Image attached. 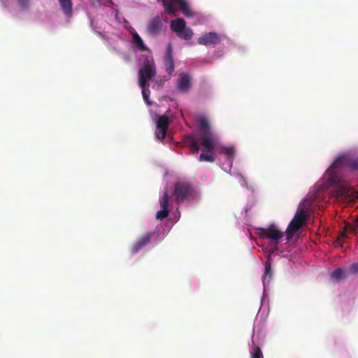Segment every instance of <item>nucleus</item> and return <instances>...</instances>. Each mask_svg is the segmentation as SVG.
<instances>
[{"instance_id":"f257e3e1","label":"nucleus","mask_w":358,"mask_h":358,"mask_svg":"<svg viewBox=\"0 0 358 358\" xmlns=\"http://www.w3.org/2000/svg\"><path fill=\"white\" fill-rule=\"evenodd\" d=\"M201 134V145L206 152H212L217 143V136L212 131L208 120L204 116L197 118Z\"/></svg>"},{"instance_id":"f03ea898","label":"nucleus","mask_w":358,"mask_h":358,"mask_svg":"<svg viewBox=\"0 0 358 358\" xmlns=\"http://www.w3.org/2000/svg\"><path fill=\"white\" fill-rule=\"evenodd\" d=\"M344 166H348L352 169H358V159H351L346 154L338 155L326 172L329 176L331 182L336 183L338 181L336 171Z\"/></svg>"},{"instance_id":"7ed1b4c3","label":"nucleus","mask_w":358,"mask_h":358,"mask_svg":"<svg viewBox=\"0 0 358 358\" xmlns=\"http://www.w3.org/2000/svg\"><path fill=\"white\" fill-rule=\"evenodd\" d=\"M308 216V214L303 208L297 210L286 230V238L287 241L291 240L294 234L303 226Z\"/></svg>"},{"instance_id":"20e7f679","label":"nucleus","mask_w":358,"mask_h":358,"mask_svg":"<svg viewBox=\"0 0 358 358\" xmlns=\"http://www.w3.org/2000/svg\"><path fill=\"white\" fill-rule=\"evenodd\" d=\"M257 234L261 238L270 239L271 243L275 245V249H278L277 245L280 240L283 237V233L274 224H270L267 228L257 229Z\"/></svg>"},{"instance_id":"39448f33","label":"nucleus","mask_w":358,"mask_h":358,"mask_svg":"<svg viewBox=\"0 0 358 358\" xmlns=\"http://www.w3.org/2000/svg\"><path fill=\"white\" fill-rule=\"evenodd\" d=\"M165 10V12L169 14L176 15L177 11L175 4L177 3L183 15L187 17H191L193 15V12L189 7L185 0H159Z\"/></svg>"},{"instance_id":"423d86ee","label":"nucleus","mask_w":358,"mask_h":358,"mask_svg":"<svg viewBox=\"0 0 358 358\" xmlns=\"http://www.w3.org/2000/svg\"><path fill=\"white\" fill-rule=\"evenodd\" d=\"M193 192L192 185L186 182H178L175 184L174 195L178 203L183 202L191 196Z\"/></svg>"},{"instance_id":"0eeeda50","label":"nucleus","mask_w":358,"mask_h":358,"mask_svg":"<svg viewBox=\"0 0 358 358\" xmlns=\"http://www.w3.org/2000/svg\"><path fill=\"white\" fill-rule=\"evenodd\" d=\"M143 75L152 79L157 75V70L155 61L152 57H146L143 62V67L138 71V75Z\"/></svg>"},{"instance_id":"6e6552de","label":"nucleus","mask_w":358,"mask_h":358,"mask_svg":"<svg viewBox=\"0 0 358 358\" xmlns=\"http://www.w3.org/2000/svg\"><path fill=\"white\" fill-rule=\"evenodd\" d=\"M169 125V119L166 115L159 116L157 122L156 136L159 139H164Z\"/></svg>"},{"instance_id":"1a4fd4ad","label":"nucleus","mask_w":358,"mask_h":358,"mask_svg":"<svg viewBox=\"0 0 358 358\" xmlns=\"http://www.w3.org/2000/svg\"><path fill=\"white\" fill-rule=\"evenodd\" d=\"M221 41L220 36L215 32H209L200 36L197 42L200 45L208 46L218 44Z\"/></svg>"},{"instance_id":"9d476101","label":"nucleus","mask_w":358,"mask_h":358,"mask_svg":"<svg viewBox=\"0 0 358 358\" xmlns=\"http://www.w3.org/2000/svg\"><path fill=\"white\" fill-rule=\"evenodd\" d=\"M162 22L159 17L152 18L146 27V31L148 34L156 36L161 33Z\"/></svg>"},{"instance_id":"9b49d317","label":"nucleus","mask_w":358,"mask_h":358,"mask_svg":"<svg viewBox=\"0 0 358 358\" xmlns=\"http://www.w3.org/2000/svg\"><path fill=\"white\" fill-rule=\"evenodd\" d=\"M152 236L153 233L152 232H148L144 234L141 238H140L136 243L133 244L131 249V253L136 254L147 245H148L150 243Z\"/></svg>"},{"instance_id":"f8f14e48","label":"nucleus","mask_w":358,"mask_h":358,"mask_svg":"<svg viewBox=\"0 0 358 358\" xmlns=\"http://www.w3.org/2000/svg\"><path fill=\"white\" fill-rule=\"evenodd\" d=\"M191 86V77L187 73H182L177 81V89L182 93L187 92Z\"/></svg>"},{"instance_id":"ddd939ff","label":"nucleus","mask_w":358,"mask_h":358,"mask_svg":"<svg viewBox=\"0 0 358 358\" xmlns=\"http://www.w3.org/2000/svg\"><path fill=\"white\" fill-rule=\"evenodd\" d=\"M166 71L169 76L172 75L175 71V64L172 55V47L169 44L167 47L166 52L164 59Z\"/></svg>"},{"instance_id":"4468645a","label":"nucleus","mask_w":358,"mask_h":358,"mask_svg":"<svg viewBox=\"0 0 358 358\" xmlns=\"http://www.w3.org/2000/svg\"><path fill=\"white\" fill-rule=\"evenodd\" d=\"M184 142L192 154H197L199 152V143L194 136L192 135L186 136Z\"/></svg>"},{"instance_id":"2eb2a0df","label":"nucleus","mask_w":358,"mask_h":358,"mask_svg":"<svg viewBox=\"0 0 358 358\" xmlns=\"http://www.w3.org/2000/svg\"><path fill=\"white\" fill-rule=\"evenodd\" d=\"M358 228V220L356 221L355 225L354 227H350L349 228V225L346 224L345 227L343 228V230L342 232L339 234L338 236L336 243L337 245H339L341 246L343 245V243H344L345 240L347 238V231L349 229L352 233H356Z\"/></svg>"},{"instance_id":"dca6fc26","label":"nucleus","mask_w":358,"mask_h":358,"mask_svg":"<svg viewBox=\"0 0 358 358\" xmlns=\"http://www.w3.org/2000/svg\"><path fill=\"white\" fill-rule=\"evenodd\" d=\"M58 1L64 15L68 17H71L73 15L72 0H58Z\"/></svg>"},{"instance_id":"f3484780","label":"nucleus","mask_w":358,"mask_h":358,"mask_svg":"<svg viewBox=\"0 0 358 358\" xmlns=\"http://www.w3.org/2000/svg\"><path fill=\"white\" fill-rule=\"evenodd\" d=\"M355 194V190L352 187L347 185H341L338 187L337 190L338 196L345 197L346 199L352 198Z\"/></svg>"},{"instance_id":"a211bd4d","label":"nucleus","mask_w":358,"mask_h":358,"mask_svg":"<svg viewBox=\"0 0 358 358\" xmlns=\"http://www.w3.org/2000/svg\"><path fill=\"white\" fill-rule=\"evenodd\" d=\"M170 27L171 29L177 34L185 28L186 22L182 18H177L171 22Z\"/></svg>"},{"instance_id":"6ab92c4d","label":"nucleus","mask_w":358,"mask_h":358,"mask_svg":"<svg viewBox=\"0 0 358 358\" xmlns=\"http://www.w3.org/2000/svg\"><path fill=\"white\" fill-rule=\"evenodd\" d=\"M133 43L136 47L141 51H146L148 50V47L144 44L143 41L136 32L132 34Z\"/></svg>"},{"instance_id":"aec40b11","label":"nucleus","mask_w":358,"mask_h":358,"mask_svg":"<svg viewBox=\"0 0 358 358\" xmlns=\"http://www.w3.org/2000/svg\"><path fill=\"white\" fill-rule=\"evenodd\" d=\"M271 277H272L271 265V263L269 262V261H266V262L265 264L264 273L262 276V281H263L264 284L265 283L266 281H267V282H269L271 279Z\"/></svg>"},{"instance_id":"412c9836","label":"nucleus","mask_w":358,"mask_h":358,"mask_svg":"<svg viewBox=\"0 0 358 358\" xmlns=\"http://www.w3.org/2000/svg\"><path fill=\"white\" fill-rule=\"evenodd\" d=\"M250 354V358H264L262 350L254 342H252V350Z\"/></svg>"},{"instance_id":"4be33fe9","label":"nucleus","mask_w":358,"mask_h":358,"mask_svg":"<svg viewBox=\"0 0 358 358\" xmlns=\"http://www.w3.org/2000/svg\"><path fill=\"white\" fill-rule=\"evenodd\" d=\"M177 35L184 40H189L193 36V31L191 28L185 27V28L182 29L181 32L177 34Z\"/></svg>"},{"instance_id":"5701e85b","label":"nucleus","mask_w":358,"mask_h":358,"mask_svg":"<svg viewBox=\"0 0 358 358\" xmlns=\"http://www.w3.org/2000/svg\"><path fill=\"white\" fill-rule=\"evenodd\" d=\"M199 160L200 162H213L215 160V157L212 154H206L205 152H202L199 157Z\"/></svg>"},{"instance_id":"b1692460","label":"nucleus","mask_w":358,"mask_h":358,"mask_svg":"<svg viewBox=\"0 0 358 358\" xmlns=\"http://www.w3.org/2000/svg\"><path fill=\"white\" fill-rule=\"evenodd\" d=\"M169 196L167 191L166 190L164 193L163 196L159 199V203L162 208L169 209Z\"/></svg>"},{"instance_id":"393cba45","label":"nucleus","mask_w":358,"mask_h":358,"mask_svg":"<svg viewBox=\"0 0 358 358\" xmlns=\"http://www.w3.org/2000/svg\"><path fill=\"white\" fill-rule=\"evenodd\" d=\"M138 85L142 90L148 89L149 84L148 83V78L145 77L143 73L141 75H138Z\"/></svg>"},{"instance_id":"a878e982","label":"nucleus","mask_w":358,"mask_h":358,"mask_svg":"<svg viewBox=\"0 0 358 358\" xmlns=\"http://www.w3.org/2000/svg\"><path fill=\"white\" fill-rule=\"evenodd\" d=\"M169 209L162 208V210H159L156 214V218L157 220H162L166 217L169 216Z\"/></svg>"},{"instance_id":"bb28decb","label":"nucleus","mask_w":358,"mask_h":358,"mask_svg":"<svg viewBox=\"0 0 358 358\" xmlns=\"http://www.w3.org/2000/svg\"><path fill=\"white\" fill-rule=\"evenodd\" d=\"M150 94V91L148 88L142 90V95H143V99L148 106L152 105V102L150 101V100L149 99Z\"/></svg>"},{"instance_id":"cd10ccee","label":"nucleus","mask_w":358,"mask_h":358,"mask_svg":"<svg viewBox=\"0 0 358 358\" xmlns=\"http://www.w3.org/2000/svg\"><path fill=\"white\" fill-rule=\"evenodd\" d=\"M344 271L342 268H338L333 271L331 277L334 279H340L343 276Z\"/></svg>"},{"instance_id":"c85d7f7f","label":"nucleus","mask_w":358,"mask_h":358,"mask_svg":"<svg viewBox=\"0 0 358 358\" xmlns=\"http://www.w3.org/2000/svg\"><path fill=\"white\" fill-rule=\"evenodd\" d=\"M224 151L228 158L232 159L234 157V149L233 148L225 147V148H224Z\"/></svg>"},{"instance_id":"c756f323","label":"nucleus","mask_w":358,"mask_h":358,"mask_svg":"<svg viewBox=\"0 0 358 358\" xmlns=\"http://www.w3.org/2000/svg\"><path fill=\"white\" fill-rule=\"evenodd\" d=\"M18 3L23 8H27L29 6V0H18Z\"/></svg>"},{"instance_id":"7c9ffc66","label":"nucleus","mask_w":358,"mask_h":358,"mask_svg":"<svg viewBox=\"0 0 358 358\" xmlns=\"http://www.w3.org/2000/svg\"><path fill=\"white\" fill-rule=\"evenodd\" d=\"M357 197H358V195H357Z\"/></svg>"}]
</instances>
